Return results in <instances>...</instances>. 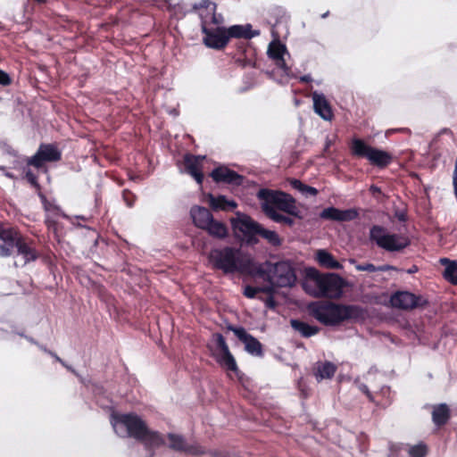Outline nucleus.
<instances>
[{"instance_id": "nucleus-24", "label": "nucleus", "mask_w": 457, "mask_h": 457, "mask_svg": "<svg viewBox=\"0 0 457 457\" xmlns=\"http://www.w3.org/2000/svg\"><path fill=\"white\" fill-rule=\"evenodd\" d=\"M204 158V156L191 154H186L184 155L186 171L190 174L199 185L204 181V173L199 170V160Z\"/></svg>"}, {"instance_id": "nucleus-5", "label": "nucleus", "mask_w": 457, "mask_h": 457, "mask_svg": "<svg viewBox=\"0 0 457 457\" xmlns=\"http://www.w3.org/2000/svg\"><path fill=\"white\" fill-rule=\"evenodd\" d=\"M308 277L312 279L318 288L317 295L328 298H339L343 294L345 279L337 273H320L315 268L307 270Z\"/></svg>"}, {"instance_id": "nucleus-12", "label": "nucleus", "mask_w": 457, "mask_h": 457, "mask_svg": "<svg viewBox=\"0 0 457 457\" xmlns=\"http://www.w3.org/2000/svg\"><path fill=\"white\" fill-rule=\"evenodd\" d=\"M390 303L397 309L412 310L427 306L428 301L421 295L408 291H397L391 295Z\"/></svg>"}, {"instance_id": "nucleus-42", "label": "nucleus", "mask_w": 457, "mask_h": 457, "mask_svg": "<svg viewBox=\"0 0 457 457\" xmlns=\"http://www.w3.org/2000/svg\"><path fill=\"white\" fill-rule=\"evenodd\" d=\"M260 292V287H253V286H245L244 288V295L249 299H253L256 296V295Z\"/></svg>"}, {"instance_id": "nucleus-63", "label": "nucleus", "mask_w": 457, "mask_h": 457, "mask_svg": "<svg viewBox=\"0 0 457 457\" xmlns=\"http://www.w3.org/2000/svg\"><path fill=\"white\" fill-rule=\"evenodd\" d=\"M37 346L40 350H42L43 352H45V353H46L48 354V351H49V350H48L45 345H41V344H39V343H38V345H37Z\"/></svg>"}, {"instance_id": "nucleus-11", "label": "nucleus", "mask_w": 457, "mask_h": 457, "mask_svg": "<svg viewBox=\"0 0 457 457\" xmlns=\"http://www.w3.org/2000/svg\"><path fill=\"white\" fill-rule=\"evenodd\" d=\"M62 158V152L54 144L39 145L34 155L28 158V165H32L37 169L44 167L45 162H53L60 161Z\"/></svg>"}, {"instance_id": "nucleus-49", "label": "nucleus", "mask_w": 457, "mask_h": 457, "mask_svg": "<svg viewBox=\"0 0 457 457\" xmlns=\"http://www.w3.org/2000/svg\"><path fill=\"white\" fill-rule=\"evenodd\" d=\"M275 287H277V286L270 284L267 287H260V292L272 295L275 292Z\"/></svg>"}, {"instance_id": "nucleus-9", "label": "nucleus", "mask_w": 457, "mask_h": 457, "mask_svg": "<svg viewBox=\"0 0 457 457\" xmlns=\"http://www.w3.org/2000/svg\"><path fill=\"white\" fill-rule=\"evenodd\" d=\"M201 18V29L204 36L203 42L212 49L220 50L228 43V37L225 27L217 26L216 28H208L207 21L204 20V13L199 12Z\"/></svg>"}, {"instance_id": "nucleus-22", "label": "nucleus", "mask_w": 457, "mask_h": 457, "mask_svg": "<svg viewBox=\"0 0 457 457\" xmlns=\"http://www.w3.org/2000/svg\"><path fill=\"white\" fill-rule=\"evenodd\" d=\"M190 216L195 227L204 229L212 221L213 215L204 206L194 205L190 209Z\"/></svg>"}, {"instance_id": "nucleus-64", "label": "nucleus", "mask_w": 457, "mask_h": 457, "mask_svg": "<svg viewBox=\"0 0 457 457\" xmlns=\"http://www.w3.org/2000/svg\"><path fill=\"white\" fill-rule=\"evenodd\" d=\"M170 113L172 114L173 116L179 115V112L176 109H172L171 111H170Z\"/></svg>"}, {"instance_id": "nucleus-61", "label": "nucleus", "mask_w": 457, "mask_h": 457, "mask_svg": "<svg viewBox=\"0 0 457 457\" xmlns=\"http://www.w3.org/2000/svg\"><path fill=\"white\" fill-rule=\"evenodd\" d=\"M104 388L102 386H96V388H95V394L96 395H102L104 394Z\"/></svg>"}, {"instance_id": "nucleus-14", "label": "nucleus", "mask_w": 457, "mask_h": 457, "mask_svg": "<svg viewBox=\"0 0 457 457\" xmlns=\"http://www.w3.org/2000/svg\"><path fill=\"white\" fill-rule=\"evenodd\" d=\"M168 447L173 451L185 453L189 455L199 456L206 453L204 446L196 442L188 443L186 437L179 434L168 433Z\"/></svg>"}, {"instance_id": "nucleus-52", "label": "nucleus", "mask_w": 457, "mask_h": 457, "mask_svg": "<svg viewBox=\"0 0 457 457\" xmlns=\"http://www.w3.org/2000/svg\"><path fill=\"white\" fill-rule=\"evenodd\" d=\"M334 139L330 138L328 136H327L325 139V145H324V152H328L329 147L333 145Z\"/></svg>"}, {"instance_id": "nucleus-23", "label": "nucleus", "mask_w": 457, "mask_h": 457, "mask_svg": "<svg viewBox=\"0 0 457 457\" xmlns=\"http://www.w3.org/2000/svg\"><path fill=\"white\" fill-rule=\"evenodd\" d=\"M145 445L146 450L151 451L150 456L154 454V450L165 445V436L158 431L151 430L146 428L144 436L139 439Z\"/></svg>"}, {"instance_id": "nucleus-58", "label": "nucleus", "mask_w": 457, "mask_h": 457, "mask_svg": "<svg viewBox=\"0 0 457 457\" xmlns=\"http://www.w3.org/2000/svg\"><path fill=\"white\" fill-rule=\"evenodd\" d=\"M266 305H267L268 307H270V308H273V307L275 306V301H274V299H273L272 295H270V296L269 297V299L267 300V302H266Z\"/></svg>"}, {"instance_id": "nucleus-4", "label": "nucleus", "mask_w": 457, "mask_h": 457, "mask_svg": "<svg viewBox=\"0 0 457 457\" xmlns=\"http://www.w3.org/2000/svg\"><path fill=\"white\" fill-rule=\"evenodd\" d=\"M110 423L114 432L120 437H132L139 440L146 432V424L140 416L134 412L118 413L112 411Z\"/></svg>"}, {"instance_id": "nucleus-37", "label": "nucleus", "mask_w": 457, "mask_h": 457, "mask_svg": "<svg viewBox=\"0 0 457 457\" xmlns=\"http://www.w3.org/2000/svg\"><path fill=\"white\" fill-rule=\"evenodd\" d=\"M47 229L54 235V239L58 243L61 242L62 238L65 236V230L63 225L58 220H50L47 223H45Z\"/></svg>"}, {"instance_id": "nucleus-17", "label": "nucleus", "mask_w": 457, "mask_h": 457, "mask_svg": "<svg viewBox=\"0 0 457 457\" xmlns=\"http://www.w3.org/2000/svg\"><path fill=\"white\" fill-rule=\"evenodd\" d=\"M287 53V46L280 41L276 40L270 43L267 54L268 56L276 62V64L280 68L284 74L289 78H295V75L291 73V69L285 62L284 54Z\"/></svg>"}, {"instance_id": "nucleus-56", "label": "nucleus", "mask_w": 457, "mask_h": 457, "mask_svg": "<svg viewBox=\"0 0 457 457\" xmlns=\"http://www.w3.org/2000/svg\"><path fill=\"white\" fill-rule=\"evenodd\" d=\"M122 196H123V198H124L125 202L127 203V205H128L129 207H132V206H133V204H134V202H133V201H130V199H129V198H127V191H124V192H123Z\"/></svg>"}, {"instance_id": "nucleus-7", "label": "nucleus", "mask_w": 457, "mask_h": 457, "mask_svg": "<svg viewBox=\"0 0 457 457\" xmlns=\"http://www.w3.org/2000/svg\"><path fill=\"white\" fill-rule=\"evenodd\" d=\"M257 197L262 201V205H275L278 210L300 220L303 219L301 211L295 206V199L287 193L269 188H261L257 193Z\"/></svg>"}, {"instance_id": "nucleus-53", "label": "nucleus", "mask_w": 457, "mask_h": 457, "mask_svg": "<svg viewBox=\"0 0 457 457\" xmlns=\"http://www.w3.org/2000/svg\"><path fill=\"white\" fill-rule=\"evenodd\" d=\"M0 170L3 171V174L8 179H17V177L12 172L9 171L6 167H5V170Z\"/></svg>"}, {"instance_id": "nucleus-3", "label": "nucleus", "mask_w": 457, "mask_h": 457, "mask_svg": "<svg viewBox=\"0 0 457 457\" xmlns=\"http://www.w3.org/2000/svg\"><path fill=\"white\" fill-rule=\"evenodd\" d=\"M313 317L326 326H337L348 320H359L364 315L360 305H345L336 303L315 305L312 309Z\"/></svg>"}, {"instance_id": "nucleus-38", "label": "nucleus", "mask_w": 457, "mask_h": 457, "mask_svg": "<svg viewBox=\"0 0 457 457\" xmlns=\"http://www.w3.org/2000/svg\"><path fill=\"white\" fill-rule=\"evenodd\" d=\"M222 357L219 360V362L225 366L228 370L234 371L236 374L239 373L236 360L230 351L222 353Z\"/></svg>"}, {"instance_id": "nucleus-41", "label": "nucleus", "mask_w": 457, "mask_h": 457, "mask_svg": "<svg viewBox=\"0 0 457 457\" xmlns=\"http://www.w3.org/2000/svg\"><path fill=\"white\" fill-rule=\"evenodd\" d=\"M214 338H215V343H216V345L218 348L220 349L221 353H227L228 351H229V348L226 343V340L223 337L222 334L220 333H216L214 335Z\"/></svg>"}, {"instance_id": "nucleus-40", "label": "nucleus", "mask_w": 457, "mask_h": 457, "mask_svg": "<svg viewBox=\"0 0 457 457\" xmlns=\"http://www.w3.org/2000/svg\"><path fill=\"white\" fill-rule=\"evenodd\" d=\"M410 457H425L427 454V446L424 444H418L409 447Z\"/></svg>"}, {"instance_id": "nucleus-47", "label": "nucleus", "mask_w": 457, "mask_h": 457, "mask_svg": "<svg viewBox=\"0 0 457 457\" xmlns=\"http://www.w3.org/2000/svg\"><path fill=\"white\" fill-rule=\"evenodd\" d=\"M318 193H319V191L316 187H311L308 185H304V187L302 192V194H303V195H310L312 196H316L318 195Z\"/></svg>"}, {"instance_id": "nucleus-31", "label": "nucleus", "mask_w": 457, "mask_h": 457, "mask_svg": "<svg viewBox=\"0 0 457 457\" xmlns=\"http://www.w3.org/2000/svg\"><path fill=\"white\" fill-rule=\"evenodd\" d=\"M290 324L292 328L299 332L303 337H311L319 332L317 326L310 325L300 320L292 319Z\"/></svg>"}, {"instance_id": "nucleus-10", "label": "nucleus", "mask_w": 457, "mask_h": 457, "mask_svg": "<svg viewBox=\"0 0 457 457\" xmlns=\"http://www.w3.org/2000/svg\"><path fill=\"white\" fill-rule=\"evenodd\" d=\"M39 197L46 212L45 223H47L50 220H58V218L62 217L69 220L73 228L91 229L90 227L82 225L79 222V220L88 221L90 220L89 218L83 215L70 216L66 214L59 205L50 203L45 195L39 194Z\"/></svg>"}, {"instance_id": "nucleus-2", "label": "nucleus", "mask_w": 457, "mask_h": 457, "mask_svg": "<svg viewBox=\"0 0 457 457\" xmlns=\"http://www.w3.org/2000/svg\"><path fill=\"white\" fill-rule=\"evenodd\" d=\"M252 275H258L277 287H292L297 279L294 264L288 260L277 262L270 261H266L264 263L255 262Z\"/></svg>"}, {"instance_id": "nucleus-32", "label": "nucleus", "mask_w": 457, "mask_h": 457, "mask_svg": "<svg viewBox=\"0 0 457 457\" xmlns=\"http://www.w3.org/2000/svg\"><path fill=\"white\" fill-rule=\"evenodd\" d=\"M440 262L445 266L443 273L444 278L452 285H457V261L442 258Z\"/></svg>"}, {"instance_id": "nucleus-26", "label": "nucleus", "mask_w": 457, "mask_h": 457, "mask_svg": "<svg viewBox=\"0 0 457 457\" xmlns=\"http://www.w3.org/2000/svg\"><path fill=\"white\" fill-rule=\"evenodd\" d=\"M392 155L386 151L372 147L368 156V161L380 169L386 168L392 162Z\"/></svg>"}, {"instance_id": "nucleus-18", "label": "nucleus", "mask_w": 457, "mask_h": 457, "mask_svg": "<svg viewBox=\"0 0 457 457\" xmlns=\"http://www.w3.org/2000/svg\"><path fill=\"white\" fill-rule=\"evenodd\" d=\"M21 238V235L12 228L0 229V257H8L12 255L13 249Z\"/></svg>"}, {"instance_id": "nucleus-35", "label": "nucleus", "mask_w": 457, "mask_h": 457, "mask_svg": "<svg viewBox=\"0 0 457 457\" xmlns=\"http://www.w3.org/2000/svg\"><path fill=\"white\" fill-rule=\"evenodd\" d=\"M258 237L266 240L267 243L273 247H278L282 244V239L276 231L265 228L262 224L258 230Z\"/></svg>"}, {"instance_id": "nucleus-59", "label": "nucleus", "mask_w": 457, "mask_h": 457, "mask_svg": "<svg viewBox=\"0 0 457 457\" xmlns=\"http://www.w3.org/2000/svg\"><path fill=\"white\" fill-rule=\"evenodd\" d=\"M360 390L362 391L365 395H370V390L367 385L361 384L359 386Z\"/></svg>"}, {"instance_id": "nucleus-20", "label": "nucleus", "mask_w": 457, "mask_h": 457, "mask_svg": "<svg viewBox=\"0 0 457 457\" xmlns=\"http://www.w3.org/2000/svg\"><path fill=\"white\" fill-rule=\"evenodd\" d=\"M226 29L228 40L230 38L252 39L260 35V30L253 29L250 23L232 25Z\"/></svg>"}, {"instance_id": "nucleus-25", "label": "nucleus", "mask_w": 457, "mask_h": 457, "mask_svg": "<svg viewBox=\"0 0 457 457\" xmlns=\"http://www.w3.org/2000/svg\"><path fill=\"white\" fill-rule=\"evenodd\" d=\"M209 204L214 211H228L237 207V203L233 199H228L224 195L217 196L212 194L208 195Z\"/></svg>"}, {"instance_id": "nucleus-51", "label": "nucleus", "mask_w": 457, "mask_h": 457, "mask_svg": "<svg viewBox=\"0 0 457 457\" xmlns=\"http://www.w3.org/2000/svg\"><path fill=\"white\" fill-rule=\"evenodd\" d=\"M402 446L400 445H391L390 447H389V450H390V453H389V457H396V453L395 452L397 450H400Z\"/></svg>"}, {"instance_id": "nucleus-15", "label": "nucleus", "mask_w": 457, "mask_h": 457, "mask_svg": "<svg viewBox=\"0 0 457 457\" xmlns=\"http://www.w3.org/2000/svg\"><path fill=\"white\" fill-rule=\"evenodd\" d=\"M210 176L216 183H226L232 186H241L244 183V176L226 166L214 168Z\"/></svg>"}, {"instance_id": "nucleus-39", "label": "nucleus", "mask_w": 457, "mask_h": 457, "mask_svg": "<svg viewBox=\"0 0 457 457\" xmlns=\"http://www.w3.org/2000/svg\"><path fill=\"white\" fill-rule=\"evenodd\" d=\"M30 165L26 164L24 166L23 171L25 173V179L28 180V182L36 189L40 190V185L37 181V177L35 175V173L31 170L29 168Z\"/></svg>"}, {"instance_id": "nucleus-28", "label": "nucleus", "mask_w": 457, "mask_h": 457, "mask_svg": "<svg viewBox=\"0 0 457 457\" xmlns=\"http://www.w3.org/2000/svg\"><path fill=\"white\" fill-rule=\"evenodd\" d=\"M451 416L450 408L446 403H439L433 407L432 420L437 427L447 423Z\"/></svg>"}, {"instance_id": "nucleus-29", "label": "nucleus", "mask_w": 457, "mask_h": 457, "mask_svg": "<svg viewBox=\"0 0 457 457\" xmlns=\"http://www.w3.org/2000/svg\"><path fill=\"white\" fill-rule=\"evenodd\" d=\"M317 261L320 265L327 269L340 270L343 265L337 261L334 256L325 249H320L316 253Z\"/></svg>"}, {"instance_id": "nucleus-19", "label": "nucleus", "mask_w": 457, "mask_h": 457, "mask_svg": "<svg viewBox=\"0 0 457 457\" xmlns=\"http://www.w3.org/2000/svg\"><path fill=\"white\" fill-rule=\"evenodd\" d=\"M313 110L322 120L329 121L333 118V112L330 104L325 95L319 91L312 94Z\"/></svg>"}, {"instance_id": "nucleus-34", "label": "nucleus", "mask_w": 457, "mask_h": 457, "mask_svg": "<svg viewBox=\"0 0 457 457\" xmlns=\"http://www.w3.org/2000/svg\"><path fill=\"white\" fill-rule=\"evenodd\" d=\"M371 149L372 146L367 145L364 140L358 137L352 139L350 146L352 155L368 159Z\"/></svg>"}, {"instance_id": "nucleus-55", "label": "nucleus", "mask_w": 457, "mask_h": 457, "mask_svg": "<svg viewBox=\"0 0 457 457\" xmlns=\"http://www.w3.org/2000/svg\"><path fill=\"white\" fill-rule=\"evenodd\" d=\"M48 354L52 356L56 361L62 363V359H61L54 352L48 351Z\"/></svg>"}, {"instance_id": "nucleus-8", "label": "nucleus", "mask_w": 457, "mask_h": 457, "mask_svg": "<svg viewBox=\"0 0 457 457\" xmlns=\"http://www.w3.org/2000/svg\"><path fill=\"white\" fill-rule=\"evenodd\" d=\"M370 239L387 252H400L411 244L409 238L398 234L386 233V229L379 225H373L370 228Z\"/></svg>"}, {"instance_id": "nucleus-6", "label": "nucleus", "mask_w": 457, "mask_h": 457, "mask_svg": "<svg viewBox=\"0 0 457 457\" xmlns=\"http://www.w3.org/2000/svg\"><path fill=\"white\" fill-rule=\"evenodd\" d=\"M236 215V218L230 219L234 237L244 245L254 246L258 245L260 242L258 230L261 223L241 212H237Z\"/></svg>"}, {"instance_id": "nucleus-30", "label": "nucleus", "mask_w": 457, "mask_h": 457, "mask_svg": "<svg viewBox=\"0 0 457 457\" xmlns=\"http://www.w3.org/2000/svg\"><path fill=\"white\" fill-rule=\"evenodd\" d=\"M262 210L274 222L285 223L289 227H293L295 225V220L292 218L279 213L274 206L262 204Z\"/></svg>"}, {"instance_id": "nucleus-1", "label": "nucleus", "mask_w": 457, "mask_h": 457, "mask_svg": "<svg viewBox=\"0 0 457 457\" xmlns=\"http://www.w3.org/2000/svg\"><path fill=\"white\" fill-rule=\"evenodd\" d=\"M208 261L215 270H221L224 274L245 273L252 275L254 267V260L244 253L240 248L224 245L211 249Z\"/></svg>"}, {"instance_id": "nucleus-46", "label": "nucleus", "mask_w": 457, "mask_h": 457, "mask_svg": "<svg viewBox=\"0 0 457 457\" xmlns=\"http://www.w3.org/2000/svg\"><path fill=\"white\" fill-rule=\"evenodd\" d=\"M290 185L293 188L302 193L305 184L297 179H293L290 180Z\"/></svg>"}, {"instance_id": "nucleus-57", "label": "nucleus", "mask_w": 457, "mask_h": 457, "mask_svg": "<svg viewBox=\"0 0 457 457\" xmlns=\"http://www.w3.org/2000/svg\"><path fill=\"white\" fill-rule=\"evenodd\" d=\"M122 196H123V198H124L125 202L127 203V205H128L129 207H132V206H133V204H134V202H133V201H130V199H129V198H127V191H124V192H123Z\"/></svg>"}, {"instance_id": "nucleus-27", "label": "nucleus", "mask_w": 457, "mask_h": 457, "mask_svg": "<svg viewBox=\"0 0 457 457\" xmlns=\"http://www.w3.org/2000/svg\"><path fill=\"white\" fill-rule=\"evenodd\" d=\"M204 230H205L210 237L219 240H224L228 236V228L225 223L216 220L214 218Z\"/></svg>"}, {"instance_id": "nucleus-36", "label": "nucleus", "mask_w": 457, "mask_h": 457, "mask_svg": "<svg viewBox=\"0 0 457 457\" xmlns=\"http://www.w3.org/2000/svg\"><path fill=\"white\" fill-rule=\"evenodd\" d=\"M337 367L330 361L318 362L316 377L318 380L334 377Z\"/></svg>"}, {"instance_id": "nucleus-45", "label": "nucleus", "mask_w": 457, "mask_h": 457, "mask_svg": "<svg viewBox=\"0 0 457 457\" xmlns=\"http://www.w3.org/2000/svg\"><path fill=\"white\" fill-rule=\"evenodd\" d=\"M12 333H14V334H16V335H18V336H20V337H24V338H25V339H27L29 343H31V344H33V345H38V342H37V340H35L33 337H29V336L25 335V334H24L23 332H21V331H18V330H16V329L14 328V327H12Z\"/></svg>"}, {"instance_id": "nucleus-13", "label": "nucleus", "mask_w": 457, "mask_h": 457, "mask_svg": "<svg viewBox=\"0 0 457 457\" xmlns=\"http://www.w3.org/2000/svg\"><path fill=\"white\" fill-rule=\"evenodd\" d=\"M227 328L229 331H232L234 335L244 344L245 351L248 354L253 357H263L264 352L262 343L255 337L248 333L244 327L228 325Z\"/></svg>"}, {"instance_id": "nucleus-44", "label": "nucleus", "mask_w": 457, "mask_h": 457, "mask_svg": "<svg viewBox=\"0 0 457 457\" xmlns=\"http://www.w3.org/2000/svg\"><path fill=\"white\" fill-rule=\"evenodd\" d=\"M11 83L12 79L10 75L6 71L0 70V85L6 87L9 86Z\"/></svg>"}, {"instance_id": "nucleus-60", "label": "nucleus", "mask_w": 457, "mask_h": 457, "mask_svg": "<svg viewBox=\"0 0 457 457\" xmlns=\"http://www.w3.org/2000/svg\"><path fill=\"white\" fill-rule=\"evenodd\" d=\"M419 270L418 267L416 265H412L410 269L406 270L408 274H414Z\"/></svg>"}, {"instance_id": "nucleus-50", "label": "nucleus", "mask_w": 457, "mask_h": 457, "mask_svg": "<svg viewBox=\"0 0 457 457\" xmlns=\"http://www.w3.org/2000/svg\"><path fill=\"white\" fill-rule=\"evenodd\" d=\"M397 269L395 266L385 264L377 266V271H386V270H396Z\"/></svg>"}, {"instance_id": "nucleus-54", "label": "nucleus", "mask_w": 457, "mask_h": 457, "mask_svg": "<svg viewBox=\"0 0 457 457\" xmlns=\"http://www.w3.org/2000/svg\"><path fill=\"white\" fill-rule=\"evenodd\" d=\"M299 79L301 82H306V83L312 81V78L311 74L303 75L299 78Z\"/></svg>"}, {"instance_id": "nucleus-48", "label": "nucleus", "mask_w": 457, "mask_h": 457, "mask_svg": "<svg viewBox=\"0 0 457 457\" xmlns=\"http://www.w3.org/2000/svg\"><path fill=\"white\" fill-rule=\"evenodd\" d=\"M4 153L10 156H17L18 153L16 150H14L11 145L4 144Z\"/></svg>"}, {"instance_id": "nucleus-43", "label": "nucleus", "mask_w": 457, "mask_h": 457, "mask_svg": "<svg viewBox=\"0 0 457 457\" xmlns=\"http://www.w3.org/2000/svg\"><path fill=\"white\" fill-rule=\"evenodd\" d=\"M357 270L360 271H368V272H376L377 271V266H375L372 263L366 262V263H359L355 266Z\"/></svg>"}, {"instance_id": "nucleus-21", "label": "nucleus", "mask_w": 457, "mask_h": 457, "mask_svg": "<svg viewBox=\"0 0 457 457\" xmlns=\"http://www.w3.org/2000/svg\"><path fill=\"white\" fill-rule=\"evenodd\" d=\"M194 9L202 10L200 12L204 13V20L207 21V24L210 22L219 26L222 23L223 18L220 14H216V4L211 2L210 0H202L197 4L193 5Z\"/></svg>"}, {"instance_id": "nucleus-33", "label": "nucleus", "mask_w": 457, "mask_h": 457, "mask_svg": "<svg viewBox=\"0 0 457 457\" xmlns=\"http://www.w3.org/2000/svg\"><path fill=\"white\" fill-rule=\"evenodd\" d=\"M16 251L18 255H21L24 259L25 263L34 262L37 259V251L29 246L21 236L16 246Z\"/></svg>"}, {"instance_id": "nucleus-16", "label": "nucleus", "mask_w": 457, "mask_h": 457, "mask_svg": "<svg viewBox=\"0 0 457 457\" xmlns=\"http://www.w3.org/2000/svg\"><path fill=\"white\" fill-rule=\"evenodd\" d=\"M358 216H359V212L355 208L340 210L334 206H329V207L324 208L320 213V217L322 220L339 221V222L352 221V220L357 219Z\"/></svg>"}, {"instance_id": "nucleus-62", "label": "nucleus", "mask_w": 457, "mask_h": 457, "mask_svg": "<svg viewBox=\"0 0 457 457\" xmlns=\"http://www.w3.org/2000/svg\"><path fill=\"white\" fill-rule=\"evenodd\" d=\"M370 191L373 193H380L381 192L380 188L375 185H372L370 187Z\"/></svg>"}]
</instances>
